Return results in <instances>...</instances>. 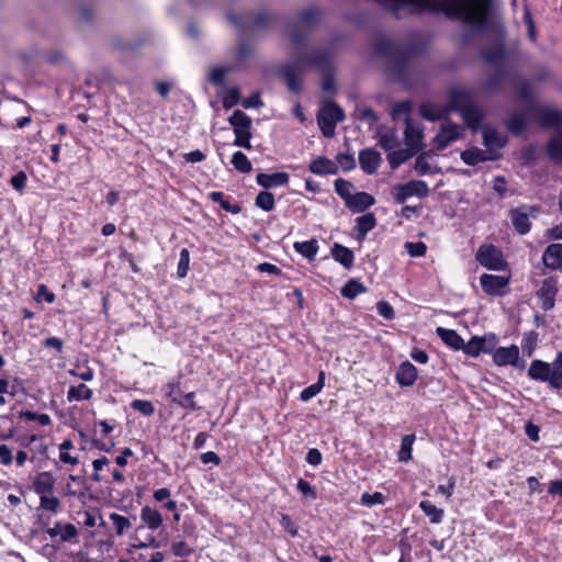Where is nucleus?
Masks as SVG:
<instances>
[{
  "label": "nucleus",
  "instance_id": "f257e3e1",
  "mask_svg": "<svg viewBox=\"0 0 562 562\" xmlns=\"http://www.w3.org/2000/svg\"><path fill=\"white\" fill-rule=\"evenodd\" d=\"M401 16L423 11H441L447 16L481 27L487 16L490 0H376Z\"/></svg>",
  "mask_w": 562,
  "mask_h": 562
},
{
  "label": "nucleus",
  "instance_id": "f03ea898",
  "mask_svg": "<svg viewBox=\"0 0 562 562\" xmlns=\"http://www.w3.org/2000/svg\"><path fill=\"white\" fill-rule=\"evenodd\" d=\"M518 98L525 101V106L513 112L507 121L508 130L514 134H520L533 123L542 127H555L562 124V113L537 102L532 98V91L528 83L522 82L517 88Z\"/></svg>",
  "mask_w": 562,
  "mask_h": 562
},
{
  "label": "nucleus",
  "instance_id": "7ed1b4c3",
  "mask_svg": "<svg viewBox=\"0 0 562 562\" xmlns=\"http://www.w3.org/2000/svg\"><path fill=\"white\" fill-rule=\"evenodd\" d=\"M449 111L459 112L465 125L472 131L480 128L483 120V112L475 104L472 94L464 89L453 88L450 90L448 109L437 106L431 103L424 104L420 108L423 117L432 122L446 117Z\"/></svg>",
  "mask_w": 562,
  "mask_h": 562
},
{
  "label": "nucleus",
  "instance_id": "20e7f679",
  "mask_svg": "<svg viewBox=\"0 0 562 562\" xmlns=\"http://www.w3.org/2000/svg\"><path fill=\"white\" fill-rule=\"evenodd\" d=\"M228 122L233 126L235 133L234 145L250 149L251 119L243 111L235 110L229 116Z\"/></svg>",
  "mask_w": 562,
  "mask_h": 562
},
{
  "label": "nucleus",
  "instance_id": "39448f33",
  "mask_svg": "<svg viewBox=\"0 0 562 562\" xmlns=\"http://www.w3.org/2000/svg\"><path fill=\"white\" fill-rule=\"evenodd\" d=\"M345 115L340 106L327 102L318 112L317 122L325 137H333L337 123L344 121Z\"/></svg>",
  "mask_w": 562,
  "mask_h": 562
},
{
  "label": "nucleus",
  "instance_id": "423d86ee",
  "mask_svg": "<svg viewBox=\"0 0 562 562\" xmlns=\"http://www.w3.org/2000/svg\"><path fill=\"white\" fill-rule=\"evenodd\" d=\"M476 261L488 270L501 271L506 268L502 251L494 245H481L475 254Z\"/></svg>",
  "mask_w": 562,
  "mask_h": 562
},
{
  "label": "nucleus",
  "instance_id": "0eeeda50",
  "mask_svg": "<svg viewBox=\"0 0 562 562\" xmlns=\"http://www.w3.org/2000/svg\"><path fill=\"white\" fill-rule=\"evenodd\" d=\"M396 203L402 204L411 196L425 198L429 193L428 184L423 180H411L396 184L391 191Z\"/></svg>",
  "mask_w": 562,
  "mask_h": 562
},
{
  "label": "nucleus",
  "instance_id": "6e6552de",
  "mask_svg": "<svg viewBox=\"0 0 562 562\" xmlns=\"http://www.w3.org/2000/svg\"><path fill=\"white\" fill-rule=\"evenodd\" d=\"M463 135V127L459 124L446 121L437 135L434 137V145L438 150H442L453 142L460 139Z\"/></svg>",
  "mask_w": 562,
  "mask_h": 562
},
{
  "label": "nucleus",
  "instance_id": "1a4fd4ad",
  "mask_svg": "<svg viewBox=\"0 0 562 562\" xmlns=\"http://www.w3.org/2000/svg\"><path fill=\"white\" fill-rule=\"evenodd\" d=\"M480 283L486 294L493 296H502L506 293L509 278L484 273L480 278Z\"/></svg>",
  "mask_w": 562,
  "mask_h": 562
},
{
  "label": "nucleus",
  "instance_id": "9d476101",
  "mask_svg": "<svg viewBox=\"0 0 562 562\" xmlns=\"http://www.w3.org/2000/svg\"><path fill=\"white\" fill-rule=\"evenodd\" d=\"M535 216V209L531 206H519L510 211V220L515 229L525 235L530 231V217Z\"/></svg>",
  "mask_w": 562,
  "mask_h": 562
},
{
  "label": "nucleus",
  "instance_id": "9b49d317",
  "mask_svg": "<svg viewBox=\"0 0 562 562\" xmlns=\"http://www.w3.org/2000/svg\"><path fill=\"white\" fill-rule=\"evenodd\" d=\"M497 345V337L495 335L484 337H472L464 346V352L476 357L481 352L487 353L494 350Z\"/></svg>",
  "mask_w": 562,
  "mask_h": 562
},
{
  "label": "nucleus",
  "instance_id": "f8f14e48",
  "mask_svg": "<svg viewBox=\"0 0 562 562\" xmlns=\"http://www.w3.org/2000/svg\"><path fill=\"white\" fill-rule=\"evenodd\" d=\"M166 394L172 403H176L184 408H190L192 411L198 409V405L194 401V392H189L182 395L178 382H169L166 385Z\"/></svg>",
  "mask_w": 562,
  "mask_h": 562
},
{
  "label": "nucleus",
  "instance_id": "ddd939ff",
  "mask_svg": "<svg viewBox=\"0 0 562 562\" xmlns=\"http://www.w3.org/2000/svg\"><path fill=\"white\" fill-rule=\"evenodd\" d=\"M493 361L496 366L517 367L519 361V348L516 345L496 348L493 353Z\"/></svg>",
  "mask_w": 562,
  "mask_h": 562
},
{
  "label": "nucleus",
  "instance_id": "4468645a",
  "mask_svg": "<svg viewBox=\"0 0 562 562\" xmlns=\"http://www.w3.org/2000/svg\"><path fill=\"white\" fill-rule=\"evenodd\" d=\"M528 375L532 380L548 382L551 385L553 379V361L533 360L528 369Z\"/></svg>",
  "mask_w": 562,
  "mask_h": 562
},
{
  "label": "nucleus",
  "instance_id": "2eb2a0df",
  "mask_svg": "<svg viewBox=\"0 0 562 562\" xmlns=\"http://www.w3.org/2000/svg\"><path fill=\"white\" fill-rule=\"evenodd\" d=\"M381 161L380 153L374 149L367 148L359 153L360 167L368 175H373L380 167Z\"/></svg>",
  "mask_w": 562,
  "mask_h": 562
},
{
  "label": "nucleus",
  "instance_id": "dca6fc26",
  "mask_svg": "<svg viewBox=\"0 0 562 562\" xmlns=\"http://www.w3.org/2000/svg\"><path fill=\"white\" fill-rule=\"evenodd\" d=\"M32 487L40 497L54 493L55 480L52 473H38L32 481Z\"/></svg>",
  "mask_w": 562,
  "mask_h": 562
},
{
  "label": "nucleus",
  "instance_id": "f3484780",
  "mask_svg": "<svg viewBox=\"0 0 562 562\" xmlns=\"http://www.w3.org/2000/svg\"><path fill=\"white\" fill-rule=\"evenodd\" d=\"M483 144L490 150L501 149L506 144V137L492 126L483 128Z\"/></svg>",
  "mask_w": 562,
  "mask_h": 562
},
{
  "label": "nucleus",
  "instance_id": "a211bd4d",
  "mask_svg": "<svg viewBox=\"0 0 562 562\" xmlns=\"http://www.w3.org/2000/svg\"><path fill=\"white\" fill-rule=\"evenodd\" d=\"M375 203L374 198L367 192H357L347 201L346 206L355 213H360Z\"/></svg>",
  "mask_w": 562,
  "mask_h": 562
},
{
  "label": "nucleus",
  "instance_id": "6ab92c4d",
  "mask_svg": "<svg viewBox=\"0 0 562 562\" xmlns=\"http://www.w3.org/2000/svg\"><path fill=\"white\" fill-rule=\"evenodd\" d=\"M546 267L557 270L562 267V244H551L542 255Z\"/></svg>",
  "mask_w": 562,
  "mask_h": 562
},
{
  "label": "nucleus",
  "instance_id": "aec40b11",
  "mask_svg": "<svg viewBox=\"0 0 562 562\" xmlns=\"http://www.w3.org/2000/svg\"><path fill=\"white\" fill-rule=\"evenodd\" d=\"M139 517L142 519V521L144 522V525L149 530H157L164 524V517L160 514V512L158 509H156V508L150 507V506H144L140 509Z\"/></svg>",
  "mask_w": 562,
  "mask_h": 562
},
{
  "label": "nucleus",
  "instance_id": "412c9836",
  "mask_svg": "<svg viewBox=\"0 0 562 562\" xmlns=\"http://www.w3.org/2000/svg\"><path fill=\"white\" fill-rule=\"evenodd\" d=\"M308 169L312 173L317 176L335 175L338 172L337 164L326 157H318L314 159L310 164Z\"/></svg>",
  "mask_w": 562,
  "mask_h": 562
},
{
  "label": "nucleus",
  "instance_id": "4be33fe9",
  "mask_svg": "<svg viewBox=\"0 0 562 562\" xmlns=\"http://www.w3.org/2000/svg\"><path fill=\"white\" fill-rule=\"evenodd\" d=\"M47 535L50 538H56L59 536L61 541H70L71 539L76 538L78 535V530L75 525L72 524H61L56 522L53 527L48 528L46 530Z\"/></svg>",
  "mask_w": 562,
  "mask_h": 562
},
{
  "label": "nucleus",
  "instance_id": "5701e85b",
  "mask_svg": "<svg viewBox=\"0 0 562 562\" xmlns=\"http://www.w3.org/2000/svg\"><path fill=\"white\" fill-rule=\"evenodd\" d=\"M417 379V369L408 361L403 362L396 372V381L402 386H411Z\"/></svg>",
  "mask_w": 562,
  "mask_h": 562
},
{
  "label": "nucleus",
  "instance_id": "b1692460",
  "mask_svg": "<svg viewBox=\"0 0 562 562\" xmlns=\"http://www.w3.org/2000/svg\"><path fill=\"white\" fill-rule=\"evenodd\" d=\"M257 183L266 189L285 186L289 182V175L286 172H277L272 175L258 173Z\"/></svg>",
  "mask_w": 562,
  "mask_h": 562
},
{
  "label": "nucleus",
  "instance_id": "393cba45",
  "mask_svg": "<svg viewBox=\"0 0 562 562\" xmlns=\"http://www.w3.org/2000/svg\"><path fill=\"white\" fill-rule=\"evenodd\" d=\"M436 333L440 339L449 347L453 348L454 350H464L465 344L462 337L456 330L438 327Z\"/></svg>",
  "mask_w": 562,
  "mask_h": 562
},
{
  "label": "nucleus",
  "instance_id": "a878e982",
  "mask_svg": "<svg viewBox=\"0 0 562 562\" xmlns=\"http://www.w3.org/2000/svg\"><path fill=\"white\" fill-rule=\"evenodd\" d=\"M379 145L385 150H393L398 146V138L395 130L381 127L378 131Z\"/></svg>",
  "mask_w": 562,
  "mask_h": 562
},
{
  "label": "nucleus",
  "instance_id": "bb28decb",
  "mask_svg": "<svg viewBox=\"0 0 562 562\" xmlns=\"http://www.w3.org/2000/svg\"><path fill=\"white\" fill-rule=\"evenodd\" d=\"M331 256L333 258L338 261L340 265H342L346 269H350L353 265L355 256L353 252L340 245L335 244L331 248Z\"/></svg>",
  "mask_w": 562,
  "mask_h": 562
},
{
  "label": "nucleus",
  "instance_id": "cd10ccee",
  "mask_svg": "<svg viewBox=\"0 0 562 562\" xmlns=\"http://www.w3.org/2000/svg\"><path fill=\"white\" fill-rule=\"evenodd\" d=\"M357 223V232H358V239L363 240L367 236V234L372 231L376 224V218L373 213H367L362 216H359L356 220Z\"/></svg>",
  "mask_w": 562,
  "mask_h": 562
},
{
  "label": "nucleus",
  "instance_id": "c85d7f7f",
  "mask_svg": "<svg viewBox=\"0 0 562 562\" xmlns=\"http://www.w3.org/2000/svg\"><path fill=\"white\" fill-rule=\"evenodd\" d=\"M495 158L494 156H487L484 150L480 148H470L461 154V159L469 166H475L479 162L486 161Z\"/></svg>",
  "mask_w": 562,
  "mask_h": 562
},
{
  "label": "nucleus",
  "instance_id": "c756f323",
  "mask_svg": "<svg viewBox=\"0 0 562 562\" xmlns=\"http://www.w3.org/2000/svg\"><path fill=\"white\" fill-rule=\"evenodd\" d=\"M419 508L423 513L429 518L431 524H440L445 516V510L442 508H438L429 501H422L419 503Z\"/></svg>",
  "mask_w": 562,
  "mask_h": 562
},
{
  "label": "nucleus",
  "instance_id": "7c9ffc66",
  "mask_svg": "<svg viewBox=\"0 0 562 562\" xmlns=\"http://www.w3.org/2000/svg\"><path fill=\"white\" fill-rule=\"evenodd\" d=\"M299 64L301 66L312 65L323 68L327 64V55L324 53H315L308 49L299 58Z\"/></svg>",
  "mask_w": 562,
  "mask_h": 562
},
{
  "label": "nucleus",
  "instance_id": "2f4dec72",
  "mask_svg": "<svg viewBox=\"0 0 562 562\" xmlns=\"http://www.w3.org/2000/svg\"><path fill=\"white\" fill-rule=\"evenodd\" d=\"M293 247L300 255L307 258L308 260H314L318 251L316 239L296 241L294 243Z\"/></svg>",
  "mask_w": 562,
  "mask_h": 562
},
{
  "label": "nucleus",
  "instance_id": "473e14b6",
  "mask_svg": "<svg viewBox=\"0 0 562 562\" xmlns=\"http://www.w3.org/2000/svg\"><path fill=\"white\" fill-rule=\"evenodd\" d=\"M92 394V390L81 383L69 387L67 392V401L71 403L74 401L90 400Z\"/></svg>",
  "mask_w": 562,
  "mask_h": 562
},
{
  "label": "nucleus",
  "instance_id": "72a5a7b5",
  "mask_svg": "<svg viewBox=\"0 0 562 562\" xmlns=\"http://www.w3.org/2000/svg\"><path fill=\"white\" fill-rule=\"evenodd\" d=\"M325 385V373L323 371L319 372L318 381L307 387H305L301 394L300 398L303 402H308L313 397H315L324 387Z\"/></svg>",
  "mask_w": 562,
  "mask_h": 562
},
{
  "label": "nucleus",
  "instance_id": "f704fd0d",
  "mask_svg": "<svg viewBox=\"0 0 562 562\" xmlns=\"http://www.w3.org/2000/svg\"><path fill=\"white\" fill-rule=\"evenodd\" d=\"M366 286L357 281V280H349L340 290V293L344 297L347 299H355L358 294L366 292Z\"/></svg>",
  "mask_w": 562,
  "mask_h": 562
},
{
  "label": "nucleus",
  "instance_id": "c9c22d12",
  "mask_svg": "<svg viewBox=\"0 0 562 562\" xmlns=\"http://www.w3.org/2000/svg\"><path fill=\"white\" fill-rule=\"evenodd\" d=\"M415 441V435H405L401 441V448L398 451V460L401 462H407L412 459L413 443Z\"/></svg>",
  "mask_w": 562,
  "mask_h": 562
},
{
  "label": "nucleus",
  "instance_id": "e433bc0d",
  "mask_svg": "<svg viewBox=\"0 0 562 562\" xmlns=\"http://www.w3.org/2000/svg\"><path fill=\"white\" fill-rule=\"evenodd\" d=\"M240 94L239 89L237 87H229L225 89L223 97H222V103L223 106L228 110L235 106L240 102Z\"/></svg>",
  "mask_w": 562,
  "mask_h": 562
},
{
  "label": "nucleus",
  "instance_id": "4c0bfd02",
  "mask_svg": "<svg viewBox=\"0 0 562 562\" xmlns=\"http://www.w3.org/2000/svg\"><path fill=\"white\" fill-rule=\"evenodd\" d=\"M335 191L345 201V204L353 194V186L345 179L335 180Z\"/></svg>",
  "mask_w": 562,
  "mask_h": 562
},
{
  "label": "nucleus",
  "instance_id": "58836bf2",
  "mask_svg": "<svg viewBox=\"0 0 562 562\" xmlns=\"http://www.w3.org/2000/svg\"><path fill=\"white\" fill-rule=\"evenodd\" d=\"M110 520L112 521V524L115 528V532L119 536L124 535V532L126 530L132 528L131 520L127 517L122 516L120 514H116V513L110 514Z\"/></svg>",
  "mask_w": 562,
  "mask_h": 562
},
{
  "label": "nucleus",
  "instance_id": "ea45409f",
  "mask_svg": "<svg viewBox=\"0 0 562 562\" xmlns=\"http://www.w3.org/2000/svg\"><path fill=\"white\" fill-rule=\"evenodd\" d=\"M551 387L562 390V351L558 352L553 360V379Z\"/></svg>",
  "mask_w": 562,
  "mask_h": 562
},
{
  "label": "nucleus",
  "instance_id": "a19ab883",
  "mask_svg": "<svg viewBox=\"0 0 562 562\" xmlns=\"http://www.w3.org/2000/svg\"><path fill=\"white\" fill-rule=\"evenodd\" d=\"M232 164L240 172H249L251 171V162L247 158V156L241 151H236L232 157Z\"/></svg>",
  "mask_w": 562,
  "mask_h": 562
},
{
  "label": "nucleus",
  "instance_id": "79ce46f5",
  "mask_svg": "<svg viewBox=\"0 0 562 562\" xmlns=\"http://www.w3.org/2000/svg\"><path fill=\"white\" fill-rule=\"evenodd\" d=\"M40 508L56 514L60 509V502L52 493V494L40 497Z\"/></svg>",
  "mask_w": 562,
  "mask_h": 562
},
{
  "label": "nucleus",
  "instance_id": "37998d69",
  "mask_svg": "<svg viewBox=\"0 0 562 562\" xmlns=\"http://www.w3.org/2000/svg\"><path fill=\"white\" fill-rule=\"evenodd\" d=\"M256 205L263 211H271L274 207V196L271 192L262 191L256 198Z\"/></svg>",
  "mask_w": 562,
  "mask_h": 562
},
{
  "label": "nucleus",
  "instance_id": "c03bdc74",
  "mask_svg": "<svg viewBox=\"0 0 562 562\" xmlns=\"http://www.w3.org/2000/svg\"><path fill=\"white\" fill-rule=\"evenodd\" d=\"M131 407L134 411L139 412L144 416H151L155 414V406L150 401L147 400H134L131 403Z\"/></svg>",
  "mask_w": 562,
  "mask_h": 562
},
{
  "label": "nucleus",
  "instance_id": "a18cd8bd",
  "mask_svg": "<svg viewBox=\"0 0 562 562\" xmlns=\"http://www.w3.org/2000/svg\"><path fill=\"white\" fill-rule=\"evenodd\" d=\"M229 66H216L212 68L210 72V81L214 85L222 86L224 83L225 76L231 71Z\"/></svg>",
  "mask_w": 562,
  "mask_h": 562
},
{
  "label": "nucleus",
  "instance_id": "49530a36",
  "mask_svg": "<svg viewBox=\"0 0 562 562\" xmlns=\"http://www.w3.org/2000/svg\"><path fill=\"white\" fill-rule=\"evenodd\" d=\"M360 503L361 505L367 507H372L374 505H383L385 503V496L380 492H375L373 494L363 493L361 495Z\"/></svg>",
  "mask_w": 562,
  "mask_h": 562
},
{
  "label": "nucleus",
  "instance_id": "de8ad7c7",
  "mask_svg": "<svg viewBox=\"0 0 562 562\" xmlns=\"http://www.w3.org/2000/svg\"><path fill=\"white\" fill-rule=\"evenodd\" d=\"M190 252L187 248L181 249L180 258L177 268V274L179 278H184L189 270Z\"/></svg>",
  "mask_w": 562,
  "mask_h": 562
},
{
  "label": "nucleus",
  "instance_id": "09e8293b",
  "mask_svg": "<svg viewBox=\"0 0 562 562\" xmlns=\"http://www.w3.org/2000/svg\"><path fill=\"white\" fill-rule=\"evenodd\" d=\"M405 137L409 146H416L422 139L423 134L417 127L407 122L405 127Z\"/></svg>",
  "mask_w": 562,
  "mask_h": 562
},
{
  "label": "nucleus",
  "instance_id": "8fccbe9b",
  "mask_svg": "<svg viewBox=\"0 0 562 562\" xmlns=\"http://www.w3.org/2000/svg\"><path fill=\"white\" fill-rule=\"evenodd\" d=\"M335 162L337 164L338 169L341 168L345 171H349L356 166V160L350 154H338Z\"/></svg>",
  "mask_w": 562,
  "mask_h": 562
},
{
  "label": "nucleus",
  "instance_id": "3c124183",
  "mask_svg": "<svg viewBox=\"0 0 562 562\" xmlns=\"http://www.w3.org/2000/svg\"><path fill=\"white\" fill-rule=\"evenodd\" d=\"M21 417L26 420H36L43 426H47L52 423L49 415L47 414H37L31 411H24L21 413Z\"/></svg>",
  "mask_w": 562,
  "mask_h": 562
},
{
  "label": "nucleus",
  "instance_id": "603ef678",
  "mask_svg": "<svg viewBox=\"0 0 562 562\" xmlns=\"http://www.w3.org/2000/svg\"><path fill=\"white\" fill-rule=\"evenodd\" d=\"M296 488H297V491L301 492V494L305 498L316 499V497H317L315 488L307 481H305L303 479H300L297 481Z\"/></svg>",
  "mask_w": 562,
  "mask_h": 562
},
{
  "label": "nucleus",
  "instance_id": "864d4df0",
  "mask_svg": "<svg viewBox=\"0 0 562 562\" xmlns=\"http://www.w3.org/2000/svg\"><path fill=\"white\" fill-rule=\"evenodd\" d=\"M408 157L409 156L405 150H394L387 155V160L392 168H397L406 159H408Z\"/></svg>",
  "mask_w": 562,
  "mask_h": 562
},
{
  "label": "nucleus",
  "instance_id": "5fc2aeb1",
  "mask_svg": "<svg viewBox=\"0 0 562 562\" xmlns=\"http://www.w3.org/2000/svg\"><path fill=\"white\" fill-rule=\"evenodd\" d=\"M405 248L411 257H422L426 254V250H427L426 245L422 241H417V243L407 241L405 244Z\"/></svg>",
  "mask_w": 562,
  "mask_h": 562
},
{
  "label": "nucleus",
  "instance_id": "6e6d98bb",
  "mask_svg": "<svg viewBox=\"0 0 562 562\" xmlns=\"http://www.w3.org/2000/svg\"><path fill=\"white\" fill-rule=\"evenodd\" d=\"M171 551L176 557H189L193 552L184 541L172 542Z\"/></svg>",
  "mask_w": 562,
  "mask_h": 562
},
{
  "label": "nucleus",
  "instance_id": "4d7b16f0",
  "mask_svg": "<svg viewBox=\"0 0 562 562\" xmlns=\"http://www.w3.org/2000/svg\"><path fill=\"white\" fill-rule=\"evenodd\" d=\"M280 525L292 537H295L297 535V527L289 515L280 514Z\"/></svg>",
  "mask_w": 562,
  "mask_h": 562
},
{
  "label": "nucleus",
  "instance_id": "13d9d810",
  "mask_svg": "<svg viewBox=\"0 0 562 562\" xmlns=\"http://www.w3.org/2000/svg\"><path fill=\"white\" fill-rule=\"evenodd\" d=\"M378 313L385 319H393L395 316L392 305L386 301H380L376 303Z\"/></svg>",
  "mask_w": 562,
  "mask_h": 562
},
{
  "label": "nucleus",
  "instance_id": "bf43d9fd",
  "mask_svg": "<svg viewBox=\"0 0 562 562\" xmlns=\"http://www.w3.org/2000/svg\"><path fill=\"white\" fill-rule=\"evenodd\" d=\"M504 55H505L504 49L502 47H497L496 49H494L492 52H486L484 54V58L490 64L498 65L503 61Z\"/></svg>",
  "mask_w": 562,
  "mask_h": 562
},
{
  "label": "nucleus",
  "instance_id": "052dcab7",
  "mask_svg": "<svg viewBox=\"0 0 562 562\" xmlns=\"http://www.w3.org/2000/svg\"><path fill=\"white\" fill-rule=\"evenodd\" d=\"M13 462V451L12 449L2 443L0 445V463L4 467L11 465Z\"/></svg>",
  "mask_w": 562,
  "mask_h": 562
},
{
  "label": "nucleus",
  "instance_id": "680f3d73",
  "mask_svg": "<svg viewBox=\"0 0 562 562\" xmlns=\"http://www.w3.org/2000/svg\"><path fill=\"white\" fill-rule=\"evenodd\" d=\"M26 175L23 171L15 173L11 180V186L19 192H22L26 186Z\"/></svg>",
  "mask_w": 562,
  "mask_h": 562
},
{
  "label": "nucleus",
  "instance_id": "e2e57ef3",
  "mask_svg": "<svg viewBox=\"0 0 562 562\" xmlns=\"http://www.w3.org/2000/svg\"><path fill=\"white\" fill-rule=\"evenodd\" d=\"M240 103L245 109L260 108L263 105L259 93H254L252 95L243 99Z\"/></svg>",
  "mask_w": 562,
  "mask_h": 562
},
{
  "label": "nucleus",
  "instance_id": "0e129e2a",
  "mask_svg": "<svg viewBox=\"0 0 562 562\" xmlns=\"http://www.w3.org/2000/svg\"><path fill=\"white\" fill-rule=\"evenodd\" d=\"M44 299L47 303H54L55 302V294L50 292L45 284H41L38 286L36 300Z\"/></svg>",
  "mask_w": 562,
  "mask_h": 562
},
{
  "label": "nucleus",
  "instance_id": "69168bd1",
  "mask_svg": "<svg viewBox=\"0 0 562 562\" xmlns=\"http://www.w3.org/2000/svg\"><path fill=\"white\" fill-rule=\"evenodd\" d=\"M305 459L308 464L317 467L322 462V453L319 450L313 448L308 450Z\"/></svg>",
  "mask_w": 562,
  "mask_h": 562
},
{
  "label": "nucleus",
  "instance_id": "338daca9",
  "mask_svg": "<svg viewBox=\"0 0 562 562\" xmlns=\"http://www.w3.org/2000/svg\"><path fill=\"white\" fill-rule=\"evenodd\" d=\"M415 170L419 175H426L430 172L431 168L424 156H418L415 161Z\"/></svg>",
  "mask_w": 562,
  "mask_h": 562
},
{
  "label": "nucleus",
  "instance_id": "774afa93",
  "mask_svg": "<svg viewBox=\"0 0 562 562\" xmlns=\"http://www.w3.org/2000/svg\"><path fill=\"white\" fill-rule=\"evenodd\" d=\"M46 59L52 65H58L66 61V56L60 50H53L47 54Z\"/></svg>",
  "mask_w": 562,
  "mask_h": 562
}]
</instances>
